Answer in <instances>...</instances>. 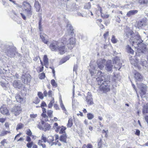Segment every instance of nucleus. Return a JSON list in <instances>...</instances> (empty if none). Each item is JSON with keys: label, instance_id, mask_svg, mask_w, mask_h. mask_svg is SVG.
Masks as SVG:
<instances>
[{"label": "nucleus", "instance_id": "obj_1", "mask_svg": "<svg viewBox=\"0 0 148 148\" xmlns=\"http://www.w3.org/2000/svg\"><path fill=\"white\" fill-rule=\"evenodd\" d=\"M66 27L67 30L62 38L63 43L67 45L68 48L71 49L74 47L75 43V39L71 37L74 34V29L70 24H68Z\"/></svg>", "mask_w": 148, "mask_h": 148}, {"label": "nucleus", "instance_id": "obj_2", "mask_svg": "<svg viewBox=\"0 0 148 148\" xmlns=\"http://www.w3.org/2000/svg\"><path fill=\"white\" fill-rule=\"evenodd\" d=\"M132 32H131L130 35L132 36L130 40V42H132V45L134 46L135 48H137V49H140L141 52L147 54L148 53V49L146 47V45L142 43L143 41L139 35H135Z\"/></svg>", "mask_w": 148, "mask_h": 148}, {"label": "nucleus", "instance_id": "obj_3", "mask_svg": "<svg viewBox=\"0 0 148 148\" xmlns=\"http://www.w3.org/2000/svg\"><path fill=\"white\" fill-rule=\"evenodd\" d=\"M106 78H101L98 80V84L99 85V88L101 91L107 92L110 91V77L108 76H105Z\"/></svg>", "mask_w": 148, "mask_h": 148}, {"label": "nucleus", "instance_id": "obj_4", "mask_svg": "<svg viewBox=\"0 0 148 148\" xmlns=\"http://www.w3.org/2000/svg\"><path fill=\"white\" fill-rule=\"evenodd\" d=\"M23 10L24 9L25 11V13L28 16L31 17L32 14V11L31 10V6L29 3L24 2L23 3Z\"/></svg>", "mask_w": 148, "mask_h": 148}, {"label": "nucleus", "instance_id": "obj_5", "mask_svg": "<svg viewBox=\"0 0 148 148\" xmlns=\"http://www.w3.org/2000/svg\"><path fill=\"white\" fill-rule=\"evenodd\" d=\"M6 47V49L4 50L5 51V53L8 56L11 58H14L15 56V49L14 48L10 47L9 46Z\"/></svg>", "mask_w": 148, "mask_h": 148}, {"label": "nucleus", "instance_id": "obj_6", "mask_svg": "<svg viewBox=\"0 0 148 148\" xmlns=\"http://www.w3.org/2000/svg\"><path fill=\"white\" fill-rule=\"evenodd\" d=\"M138 87L140 89V93L142 98L145 97L146 91L147 90V86L142 83H140L138 84Z\"/></svg>", "mask_w": 148, "mask_h": 148}, {"label": "nucleus", "instance_id": "obj_7", "mask_svg": "<svg viewBox=\"0 0 148 148\" xmlns=\"http://www.w3.org/2000/svg\"><path fill=\"white\" fill-rule=\"evenodd\" d=\"M113 65L111 60L107 61L105 64V69L108 72L112 71Z\"/></svg>", "mask_w": 148, "mask_h": 148}, {"label": "nucleus", "instance_id": "obj_8", "mask_svg": "<svg viewBox=\"0 0 148 148\" xmlns=\"http://www.w3.org/2000/svg\"><path fill=\"white\" fill-rule=\"evenodd\" d=\"M50 49L53 51H56L58 50L59 47L58 43L56 41H52L49 45Z\"/></svg>", "mask_w": 148, "mask_h": 148}, {"label": "nucleus", "instance_id": "obj_9", "mask_svg": "<svg viewBox=\"0 0 148 148\" xmlns=\"http://www.w3.org/2000/svg\"><path fill=\"white\" fill-rule=\"evenodd\" d=\"M147 19L146 18H143L138 22L137 25V27L138 28H140L145 27L147 24Z\"/></svg>", "mask_w": 148, "mask_h": 148}, {"label": "nucleus", "instance_id": "obj_10", "mask_svg": "<svg viewBox=\"0 0 148 148\" xmlns=\"http://www.w3.org/2000/svg\"><path fill=\"white\" fill-rule=\"evenodd\" d=\"M21 109L20 106H15L12 109V112L15 116L18 115L21 112Z\"/></svg>", "mask_w": 148, "mask_h": 148}, {"label": "nucleus", "instance_id": "obj_11", "mask_svg": "<svg viewBox=\"0 0 148 148\" xmlns=\"http://www.w3.org/2000/svg\"><path fill=\"white\" fill-rule=\"evenodd\" d=\"M96 66L95 65H90V68L89 69L90 73L92 76H94V77H96Z\"/></svg>", "mask_w": 148, "mask_h": 148}, {"label": "nucleus", "instance_id": "obj_12", "mask_svg": "<svg viewBox=\"0 0 148 148\" xmlns=\"http://www.w3.org/2000/svg\"><path fill=\"white\" fill-rule=\"evenodd\" d=\"M134 77L136 83L138 82H141L143 80V77L140 73L137 72L134 73Z\"/></svg>", "mask_w": 148, "mask_h": 148}, {"label": "nucleus", "instance_id": "obj_13", "mask_svg": "<svg viewBox=\"0 0 148 148\" xmlns=\"http://www.w3.org/2000/svg\"><path fill=\"white\" fill-rule=\"evenodd\" d=\"M21 79L25 84H27L30 81V75L29 74H23L21 77Z\"/></svg>", "mask_w": 148, "mask_h": 148}, {"label": "nucleus", "instance_id": "obj_14", "mask_svg": "<svg viewBox=\"0 0 148 148\" xmlns=\"http://www.w3.org/2000/svg\"><path fill=\"white\" fill-rule=\"evenodd\" d=\"M40 38L42 39V41L45 44H47L49 42L47 36L44 33L40 32Z\"/></svg>", "mask_w": 148, "mask_h": 148}, {"label": "nucleus", "instance_id": "obj_15", "mask_svg": "<svg viewBox=\"0 0 148 148\" xmlns=\"http://www.w3.org/2000/svg\"><path fill=\"white\" fill-rule=\"evenodd\" d=\"M106 60L105 59H100L98 60L97 62L98 67L101 70L103 69L104 66V63Z\"/></svg>", "mask_w": 148, "mask_h": 148}, {"label": "nucleus", "instance_id": "obj_16", "mask_svg": "<svg viewBox=\"0 0 148 148\" xmlns=\"http://www.w3.org/2000/svg\"><path fill=\"white\" fill-rule=\"evenodd\" d=\"M0 111L3 114L8 115L9 110L5 105H3L1 107Z\"/></svg>", "mask_w": 148, "mask_h": 148}, {"label": "nucleus", "instance_id": "obj_17", "mask_svg": "<svg viewBox=\"0 0 148 148\" xmlns=\"http://www.w3.org/2000/svg\"><path fill=\"white\" fill-rule=\"evenodd\" d=\"M13 85L14 87L20 89L22 87V84L19 80H15L13 83Z\"/></svg>", "mask_w": 148, "mask_h": 148}, {"label": "nucleus", "instance_id": "obj_18", "mask_svg": "<svg viewBox=\"0 0 148 148\" xmlns=\"http://www.w3.org/2000/svg\"><path fill=\"white\" fill-rule=\"evenodd\" d=\"M97 77H98V78L97 79V80L98 81V80L100 79L101 78L105 79L106 78L105 76H108L106 75H104V74L100 71H98L97 74Z\"/></svg>", "mask_w": 148, "mask_h": 148}, {"label": "nucleus", "instance_id": "obj_19", "mask_svg": "<svg viewBox=\"0 0 148 148\" xmlns=\"http://www.w3.org/2000/svg\"><path fill=\"white\" fill-rule=\"evenodd\" d=\"M67 138V136L66 134V133H65V134H63L60 136V141L63 143H66Z\"/></svg>", "mask_w": 148, "mask_h": 148}, {"label": "nucleus", "instance_id": "obj_20", "mask_svg": "<svg viewBox=\"0 0 148 148\" xmlns=\"http://www.w3.org/2000/svg\"><path fill=\"white\" fill-rule=\"evenodd\" d=\"M138 12L137 10H132L128 12L126 15L128 17H130L136 14Z\"/></svg>", "mask_w": 148, "mask_h": 148}, {"label": "nucleus", "instance_id": "obj_21", "mask_svg": "<svg viewBox=\"0 0 148 148\" xmlns=\"http://www.w3.org/2000/svg\"><path fill=\"white\" fill-rule=\"evenodd\" d=\"M58 50L61 54H64L66 51V49L65 46H63L58 47Z\"/></svg>", "mask_w": 148, "mask_h": 148}, {"label": "nucleus", "instance_id": "obj_22", "mask_svg": "<svg viewBox=\"0 0 148 148\" xmlns=\"http://www.w3.org/2000/svg\"><path fill=\"white\" fill-rule=\"evenodd\" d=\"M16 100L17 102L21 103L23 101V99L21 97L19 94H17L15 96Z\"/></svg>", "mask_w": 148, "mask_h": 148}, {"label": "nucleus", "instance_id": "obj_23", "mask_svg": "<svg viewBox=\"0 0 148 148\" xmlns=\"http://www.w3.org/2000/svg\"><path fill=\"white\" fill-rule=\"evenodd\" d=\"M34 7L36 9V11L39 12L40 8V6L38 1H35L34 3Z\"/></svg>", "mask_w": 148, "mask_h": 148}, {"label": "nucleus", "instance_id": "obj_24", "mask_svg": "<svg viewBox=\"0 0 148 148\" xmlns=\"http://www.w3.org/2000/svg\"><path fill=\"white\" fill-rule=\"evenodd\" d=\"M130 63L135 66H138V60L136 59H130Z\"/></svg>", "mask_w": 148, "mask_h": 148}, {"label": "nucleus", "instance_id": "obj_25", "mask_svg": "<svg viewBox=\"0 0 148 148\" xmlns=\"http://www.w3.org/2000/svg\"><path fill=\"white\" fill-rule=\"evenodd\" d=\"M126 49L127 52L132 54L134 53V50L131 48V47L129 45H127L126 46Z\"/></svg>", "mask_w": 148, "mask_h": 148}, {"label": "nucleus", "instance_id": "obj_26", "mask_svg": "<svg viewBox=\"0 0 148 148\" xmlns=\"http://www.w3.org/2000/svg\"><path fill=\"white\" fill-rule=\"evenodd\" d=\"M43 61L44 62L45 66L48 65V59L46 55H45L43 58Z\"/></svg>", "mask_w": 148, "mask_h": 148}, {"label": "nucleus", "instance_id": "obj_27", "mask_svg": "<svg viewBox=\"0 0 148 148\" xmlns=\"http://www.w3.org/2000/svg\"><path fill=\"white\" fill-rule=\"evenodd\" d=\"M69 58L68 56H66L62 58L60 62V64H62L65 63L66 61L69 60Z\"/></svg>", "mask_w": 148, "mask_h": 148}, {"label": "nucleus", "instance_id": "obj_28", "mask_svg": "<svg viewBox=\"0 0 148 148\" xmlns=\"http://www.w3.org/2000/svg\"><path fill=\"white\" fill-rule=\"evenodd\" d=\"M143 112L144 114L148 113V103L144 106Z\"/></svg>", "mask_w": 148, "mask_h": 148}, {"label": "nucleus", "instance_id": "obj_29", "mask_svg": "<svg viewBox=\"0 0 148 148\" xmlns=\"http://www.w3.org/2000/svg\"><path fill=\"white\" fill-rule=\"evenodd\" d=\"M5 79H3L0 82V85L3 88H4L5 89H6L7 87V84L4 82Z\"/></svg>", "mask_w": 148, "mask_h": 148}, {"label": "nucleus", "instance_id": "obj_30", "mask_svg": "<svg viewBox=\"0 0 148 148\" xmlns=\"http://www.w3.org/2000/svg\"><path fill=\"white\" fill-rule=\"evenodd\" d=\"M73 125V119L71 118L69 119L68 123L67 124L68 127H71Z\"/></svg>", "mask_w": 148, "mask_h": 148}, {"label": "nucleus", "instance_id": "obj_31", "mask_svg": "<svg viewBox=\"0 0 148 148\" xmlns=\"http://www.w3.org/2000/svg\"><path fill=\"white\" fill-rule=\"evenodd\" d=\"M45 122L43 120H41V125L40 124H39L38 125V127L40 130H43L44 129V126Z\"/></svg>", "mask_w": 148, "mask_h": 148}, {"label": "nucleus", "instance_id": "obj_32", "mask_svg": "<svg viewBox=\"0 0 148 148\" xmlns=\"http://www.w3.org/2000/svg\"><path fill=\"white\" fill-rule=\"evenodd\" d=\"M60 106L61 107V108L62 109L64 110V112L66 114H67V112L66 111V110L64 106V105L62 102V101H60Z\"/></svg>", "mask_w": 148, "mask_h": 148}, {"label": "nucleus", "instance_id": "obj_33", "mask_svg": "<svg viewBox=\"0 0 148 148\" xmlns=\"http://www.w3.org/2000/svg\"><path fill=\"white\" fill-rule=\"evenodd\" d=\"M66 129V128L65 127H64L63 126H61V127L59 132V133L60 134H65V130Z\"/></svg>", "mask_w": 148, "mask_h": 148}, {"label": "nucleus", "instance_id": "obj_34", "mask_svg": "<svg viewBox=\"0 0 148 148\" xmlns=\"http://www.w3.org/2000/svg\"><path fill=\"white\" fill-rule=\"evenodd\" d=\"M91 5L90 2H88L85 4L84 8L85 9H89L90 8Z\"/></svg>", "mask_w": 148, "mask_h": 148}, {"label": "nucleus", "instance_id": "obj_35", "mask_svg": "<svg viewBox=\"0 0 148 148\" xmlns=\"http://www.w3.org/2000/svg\"><path fill=\"white\" fill-rule=\"evenodd\" d=\"M24 126V125L22 123H20L17 124V127L16 128V130H18L19 129H21Z\"/></svg>", "mask_w": 148, "mask_h": 148}, {"label": "nucleus", "instance_id": "obj_36", "mask_svg": "<svg viewBox=\"0 0 148 148\" xmlns=\"http://www.w3.org/2000/svg\"><path fill=\"white\" fill-rule=\"evenodd\" d=\"M51 128L50 125L48 123H46L44 126V129H45L46 130H49Z\"/></svg>", "mask_w": 148, "mask_h": 148}, {"label": "nucleus", "instance_id": "obj_37", "mask_svg": "<svg viewBox=\"0 0 148 148\" xmlns=\"http://www.w3.org/2000/svg\"><path fill=\"white\" fill-rule=\"evenodd\" d=\"M10 133V132L7 131H3L0 134V136H3L6 135L7 134Z\"/></svg>", "mask_w": 148, "mask_h": 148}, {"label": "nucleus", "instance_id": "obj_38", "mask_svg": "<svg viewBox=\"0 0 148 148\" xmlns=\"http://www.w3.org/2000/svg\"><path fill=\"white\" fill-rule=\"evenodd\" d=\"M42 141L41 140H39L38 142V145L39 146H42L43 148H45L46 147V145L45 144H42Z\"/></svg>", "mask_w": 148, "mask_h": 148}, {"label": "nucleus", "instance_id": "obj_39", "mask_svg": "<svg viewBox=\"0 0 148 148\" xmlns=\"http://www.w3.org/2000/svg\"><path fill=\"white\" fill-rule=\"evenodd\" d=\"M53 112L52 111L49 110L47 111V114L48 116L50 118H52L53 116Z\"/></svg>", "mask_w": 148, "mask_h": 148}, {"label": "nucleus", "instance_id": "obj_40", "mask_svg": "<svg viewBox=\"0 0 148 148\" xmlns=\"http://www.w3.org/2000/svg\"><path fill=\"white\" fill-rule=\"evenodd\" d=\"M38 76L40 79H44L45 77V74L44 73H42L39 74Z\"/></svg>", "mask_w": 148, "mask_h": 148}, {"label": "nucleus", "instance_id": "obj_41", "mask_svg": "<svg viewBox=\"0 0 148 148\" xmlns=\"http://www.w3.org/2000/svg\"><path fill=\"white\" fill-rule=\"evenodd\" d=\"M87 116L89 119L91 120L93 118L94 116L92 114L89 113L87 114Z\"/></svg>", "mask_w": 148, "mask_h": 148}, {"label": "nucleus", "instance_id": "obj_42", "mask_svg": "<svg viewBox=\"0 0 148 148\" xmlns=\"http://www.w3.org/2000/svg\"><path fill=\"white\" fill-rule=\"evenodd\" d=\"M54 103V100L53 98H52V99L51 100V101L50 102L49 104L48 105V107L49 108H51L53 104Z\"/></svg>", "mask_w": 148, "mask_h": 148}, {"label": "nucleus", "instance_id": "obj_43", "mask_svg": "<svg viewBox=\"0 0 148 148\" xmlns=\"http://www.w3.org/2000/svg\"><path fill=\"white\" fill-rule=\"evenodd\" d=\"M41 140H43V142L45 143H46L47 142V138L45 136V135L43 134H42L41 137Z\"/></svg>", "mask_w": 148, "mask_h": 148}, {"label": "nucleus", "instance_id": "obj_44", "mask_svg": "<svg viewBox=\"0 0 148 148\" xmlns=\"http://www.w3.org/2000/svg\"><path fill=\"white\" fill-rule=\"evenodd\" d=\"M111 41L114 43H116L117 41V40L115 38V36L114 35H112V36Z\"/></svg>", "mask_w": 148, "mask_h": 148}, {"label": "nucleus", "instance_id": "obj_45", "mask_svg": "<svg viewBox=\"0 0 148 148\" xmlns=\"http://www.w3.org/2000/svg\"><path fill=\"white\" fill-rule=\"evenodd\" d=\"M51 84L53 86L56 87H57V84L56 82L54 79H52L51 80Z\"/></svg>", "mask_w": 148, "mask_h": 148}, {"label": "nucleus", "instance_id": "obj_46", "mask_svg": "<svg viewBox=\"0 0 148 148\" xmlns=\"http://www.w3.org/2000/svg\"><path fill=\"white\" fill-rule=\"evenodd\" d=\"M101 16L103 18H108L109 16V15L108 14H103V13H101Z\"/></svg>", "mask_w": 148, "mask_h": 148}, {"label": "nucleus", "instance_id": "obj_47", "mask_svg": "<svg viewBox=\"0 0 148 148\" xmlns=\"http://www.w3.org/2000/svg\"><path fill=\"white\" fill-rule=\"evenodd\" d=\"M33 145V143L32 142L28 143L27 144V146L28 148H31Z\"/></svg>", "mask_w": 148, "mask_h": 148}, {"label": "nucleus", "instance_id": "obj_48", "mask_svg": "<svg viewBox=\"0 0 148 148\" xmlns=\"http://www.w3.org/2000/svg\"><path fill=\"white\" fill-rule=\"evenodd\" d=\"M40 101V100L37 97H36L35 98L34 101L33 102L36 104L38 103Z\"/></svg>", "mask_w": 148, "mask_h": 148}, {"label": "nucleus", "instance_id": "obj_49", "mask_svg": "<svg viewBox=\"0 0 148 148\" xmlns=\"http://www.w3.org/2000/svg\"><path fill=\"white\" fill-rule=\"evenodd\" d=\"M141 64L143 66H146V65L147 64V61L145 60H143L141 61Z\"/></svg>", "mask_w": 148, "mask_h": 148}, {"label": "nucleus", "instance_id": "obj_50", "mask_svg": "<svg viewBox=\"0 0 148 148\" xmlns=\"http://www.w3.org/2000/svg\"><path fill=\"white\" fill-rule=\"evenodd\" d=\"M139 3H147L148 2V0H140L139 1Z\"/></svg>", "mask_w": 148, "mask_h": 148}, {"label": "nucleus", "instance_id": "obj_51", "mask_svg": "<svg viewBox=\"0 0 148 148\" xmlns=\"http://www.w3.org/2000/svg\"><path fill=\"white\" fill-rule=\"evenodd\" d=\"M88 103V104L89 105H90L92 104L93 103V102L92 101V99H91L87 101H86Z\"/></svg>", "mask_w": 148, "mask_h": 148}, {"label": "nucleus", "instance_id": "obj_52", "mask_svg": "<svg viewBox=\"0 0 148 148\" xmlns=\"http://www.w3.org/2000/svg\"><path fill=\"white\" fill-rule=\"evenodd\" d=\"M26 134L27 135L29 136H31L32 134V133L31 131L29 129H28L27 131V132Z\"/></svg>", "mask_w": 148, "mask_h": 148}, {"label": "nucleus", "instance_id": "obj_53", "mask_svg": "<svg viewBox=\"0 0 148 148\" xmlns=\"http://www.w3.org/2000/svg\"><path fill=\"white\" fill-rule=\"evenodd\" d=\"M38 95L40 99H42L43 98V94L41 92H38Z\"/></svg>", "mask_w": 148, "mask_h": 148}, {"label": "nucleus", "instance_id": "obj_54", "mask_svg": "<svg viewBox=\"0 0 148 148\" xmlns=\"http://www.w3.org/2000/svg\"><path fill=\"white\" fill-rule=\"evenodd\" d=\"M47 142L49 143V144L51 146H52L53 145H57L56 144V141L55 142H51L49 140L47 141Z\"/></svg>", "mask_w": 148, "mask_h": 148}, {"label": "nucleus", "instance_id": "obj_55", "mask_svg": "<svg viewBox=\"0 0 148 148\" xmlns=\"http://www.w3.org/2000/svg\"><path fill=\"white\" fill-rule=\"evenodd\" d=\"M118 75H115L114 77V79L115 80V81H116V80H119L120 79L118 77Z\"/></svg>", "mask_w": 148, "mask_h": 148}, {"label": "nucleus", "instance_id": "obj_56", "mask_svg": "<svg viewBox=\"0 0 148 148\" xmlns=\"http://www.w3.org/2000/svg\"><path fill=\"white\" fill-rule=\"evenodd\" d=\"M30 117L31 118H35L37 117V115L36 114H31L30 115Z\"/></svg>", "mask_w": 148, "mask_h": 148}, {"label": "nucleus", "instance_id": "obj_57", "mask_svg": "<svg viewBox=\"0 0 148 148\" xmlns=\"http://www.w3.org/2000/svg\"><path fill=\"white\" fill-rule=\"evenodd\" d=\"M109 34V32L108 31L106 32V33L105 34H104L103 35V36L105 39H106V37L108 36Z\"/></svg>", "mask_w": 148, "mask_h": 148}, {"label": "nucleus", "instance_id": "obj_58", "mask_svg": "<svg viewBox=\"0 0 148 148\" xmlns=\"http://www.w3.org/2000/svg\"><path fill=\"white\" fill-rule=\"evenodd\" d=\"M61 127V126H58L56 128V129L55 130V131L57 132H58L59 131Z\"/></svg>", "mask_w": 148, "mask_h": 148}, {"label": "nucleus", "instance_id": "obj_59", "mask_svg": "<svg viewBox=\"0 0 148 148\" xmlns=\"http://www.w3.org/2000/svg\"><path fill=\"white\" fill-rule=\"evenodd\" d=\"M97 7H98V10H100V12L101 13H102V8L100 7V5H99V4H98L97 5Z\"/></svg>", "mask_w": 148, "mask_h": 148}, {"label": "nucleus", "instance_id": "obj_60", "mask_svg": "<svg viewBox=\"0 0 148 148\" xmlns=\"http://www.w3.org/2000/svg\"><path fill=\"white\" fill-rule=\"evenodd\" d=\"M47 105L45 102H43L41 104V107L42 108L43 107L46 106Z\"/></svg>", "mask_w": 148, "mask_h": 148}, {"label": "nucleus", "instance_id": "obj_61", "mask_svg": "<svg viewBox=\"0 0 148 148\" xmlns=\"http://www.w3.org/2000/svg\"><path fill=\"white\" fill-rule=\"evenodd\" d=\"M87 148H93L92 145L90 144H88L86 145Z\"/></svg>", "mask_w": 148, "mask_h": 148}, {"label": "nucleus", "instance_id": "obj_62", "mask_svg": "<svg viewBox=\"0 0 148 148\" xmlns=\"http://www.w3.org/2000/svg\"><path fill=\"white\" fill-rule=\"evenodd\" d=\"M21 16H22V18H23V19L24 20H26V16H25V15H24L23 14L21 13H20Z\"/></svg>", "mask_w": 148, "mask_h": 148}, {"label": "nucleus", "instance_id": "obj_63", "mask_svg": "<svg viewBox=\"0 0 148 148\" xmlns=\"http://www.w3.org/2000/svg\"><path fill=\"white\" fill-rule=\"evenodd\" d=\"M6 120L5 118H0V122L3 123Z\"/></svg>", "mask_w": 148, "mask_h": 148}, {"label": "nucleus", "instance_id": "obj_64", "mask_svg": "<svg viewBox=\"0 0 148 148\" xmlns=\"http://www.w3.org/2000/svg\"><path fill=\"white\" fill-rule=\"evenodd\" d=\"M48 95L49 97H51L52 96V91L51 90H49L48 92Z\"/></svg>", "mask_w": 148, "mask_h": 148}]
</instances>
